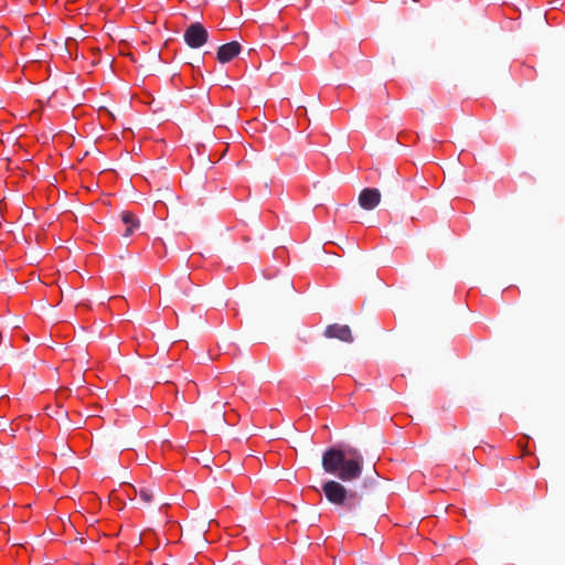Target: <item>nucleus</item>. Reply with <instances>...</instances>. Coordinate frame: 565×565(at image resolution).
<instances>
[{
    "label": "nucleus",
    "instance_id": "1",
    "mask_svg": "<svg viewBox=\"0 0 565 565\" xmlns=\"http://www.w3.org/2000/svg\"><path fill=\"white\" fill-rule=\"evenodd\" d=\"M322 467L326 472L337 476L342 481L360 478L363 457L354 448H329L322 456Z\"/></svg>",
    "mask_w": 565,
    "mask_h": 565
},
{
    "label": "nucleus",
    "instance_id": "2",
    "mask_svg": "<svg viewBox=\"0 0 565 565\" xmlns=\"http://www.w3.org/2000/svg\"><path fill=\"white\" fill-rule=\"evenodd\" d=\"M207 39L209 33L201 23H192L184 32V41L192 49L203 46Z\"/></svg>",
    "mask_w": 565,
    "mask_h": 565
},
{
    "label": "nucleus",
    "instance_id": "3",
    "mask_svg": "<svg viewBox=\"0 0 565 565\" xmlns=\"http://www.w3.org/2000/svg\"><path fill=\"white\" fill-rule=\"evenodd\" d=\"M322 491L329 502L341 505L345 502L348 490L338 481H327L322 486Z\"/></svg>",
    "mask_w": 565,
    "mask_h": 565
},
{
    "label": "nucleus",
    "instance_id": "4",
    "mask_svg": "<svg viewBox=\"0 0 565 565\" xmlns=\"http://www.w3.org/2000/svg\"><path fill=\"white\" fill-rule=\"evenodd\" d=\"M241 50L242 46L236 41L223 44L217 50V60L222 64L228 63L241 53Z\"/></svg>",
    "mask_w": 565,
    "mask_h": 565
},
{
    "label": "nucleus",
    "instance_id": "5",
    "mask_svg": "<svg viewBox=\"0 0 565 565\" xmlns=\"http://www.w3.org/2000/svg\"><path fill=\"white\" fill-rule=\"evenodd\" d=\"M381 201V194L376 189H364L359 195V204L364 210L375 209Z\"/></svg>",
    "mask_w": 565,
    "mask_h": 565
},
{
    "label": "nucleus",
    "instance_id": "6",
    "mask_svg": "<svg viewBox=\"0 0 565 565\" xmlns=\"http://www.w3.org/2000/svg\"><path fill=\"white\" fill-rule=\"evenodd\" d=\"M324 335L327 338H337L345 342L352 341L351 330L348 326L331 324L326 329Z\"/></svg>",
    "mask_w": 565,
    "mask_h": 565
},
{
    "label": "nucleus",
    "instance_id": "7",
    "mask_svg": "<svg viewBox=\"0 0 565 565\" xmlns=\"http://www.w3.org/2000/svg\"><path fill=\"white\" fill-rule=\"evenodd\" d=\"M121 221L126 225V230L124 232L125 236H130L134 234L135 230L139 227V220L137 216L128 211L121 213Z\"/></svg>",
    "mask_w": 565,
    "mask_h": 565
},
{
    "label": "nucleus",
    "instance_id": "8",
    "mask_svg": "<svg viewBox=\"0 0 565 565\" xmlns=\"http://www.w3.org/2000/svg\"><path fill=\"white\" fill-rule=\"evenodd\" d=\"M139 494H140L141 500L146 503H149L153 498L152 492L149 489H145V488L140 489Z\"/></svg>",
    "mask_w": 565,
    "mask_h": 565
}]
</instances>
